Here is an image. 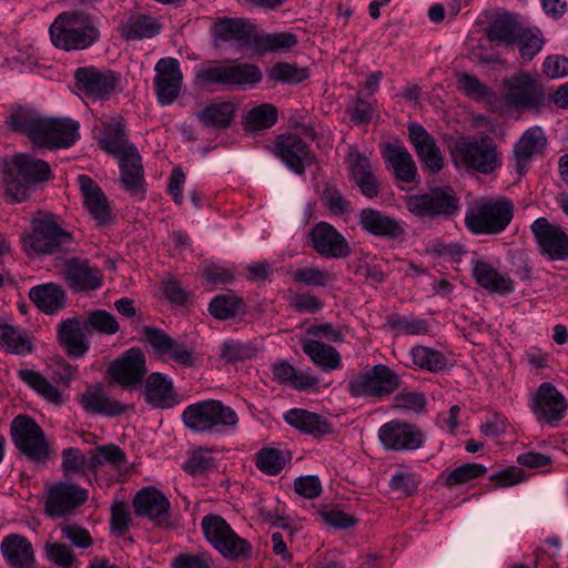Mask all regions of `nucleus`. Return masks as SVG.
Wrapping results in <instances>:
<instances>
[{
  "label": "nucleus",
  "mask_w": 568,
  "mask_h": 568,
  "mask_svg": "<svg viewBox=\"0 0 568 568\" xmlns=\"http://www.w3.org/2000/svg\"><path fill=\"white\" fill-rule=\"evenodd\" d=\"M87 470L97 474L103 466H109L119 475L129 473L131 465L125 453L115 444L97 446L89 452Z\"/></svg>",
  "instance_id": "obj_31"
},
{
  "label": "nucleus",
  "mask_w": 568,
  "mask_h": 568,
  "mask_svg": "<svg viewBox=\"0 0 568 568\" xmlns=\"http://www.w3.org/2000/svg\"><path fill=\"white\" fill-rule=\"evenodd\" d=\"M45 552L48 558L55 565L62 568H75L77 558L72 549L60 542H48L45 545Z\"/></svg>",
  "instance_id": "obj_61"
},
{
  "label": "nucleus",
  "mask_w": 568,
  "mask_h": 568,
  "mask_svg": "<svg viewBox=\"0 0 568 568\" xmlns=\"http://www.w3.org/2000/svg\"><path fill=\"white\" fill-rule=\"evenodd\" d=\"M301 345L310 359L323 371L331 372L341 367L342 358L335 347L313 338L302 339Z\"/></svg>",
  "instance_id": "obj_41"
},
{
  "label": "nucleus",
  "mask_w": 568,
  "mask_h": 568,
  "mask_svg": "<svg viewBox=\"0 0 568 568\" xmlns=\"http://www.w3.org/2000/svg\"><path fill=\"white\" fill-rule=\"evenodd\" d=\"M10 433L17 449L30 460L45 464L50 459V444L33 418L28 415H18L11 423Z\"/></svg>",
  "instance_id": "obj_11"
},
{
  "label": "nucleus",
  "mask_w": 568,
  "mask_h": 568,
  "mask_svg": "<svg viewBox=\"0 0 568 568\" xmlns=\"http://www.w3.org/2000/svg\"><path fill=\"white\" fill-rule=\"evenodd\" d=\"M295 491L307 499H314L322 493V484L317 476H300L294 480Z\"/></svg>",
  "instance_id": "obj_64"
},
{
  "label": "nucleus",
  "mask_w": 568,
  "mask_h": 568,
  "mask_svg": "<svg viewBox=\"0 0 568 568\" xmlns=\"http://www.w3.org/2000/svg\"><path fill=\"white\" fill-rule=\"evenodd\" d=\"M234 105L231 102L212 103L199 113V119L206 126L224 128L231 124Z\"/></svg>",
  "instance_id": "obj_50"
},
{
  "label": "nucleus",
  "mask_w": 568,
  "mask_h": 568,
  "mask_svg": "<svg viewBox=\"0 0 568 568\" xmlns=\"http://www.w3.org/2000/svg\"><path fill=\"white\" fill-rule=\"evenodd\" d=\"M161 26L150 16L130 14L120 27L121 36L128 41L153 38L160 32Z\"/></svg>",
  "instance_id": "obj_45"
},
{
  "label": "nucleus",
  "mask_w": 568,
  "mask_h": 568,
  "mask_svg": "<svg viewBox=\"0 0 568 568\" xmlns=\"http://www.w3.org/2000/svg\"><path fill=\"white\" fill-rule=\"evenodd\" d=\"M345 387L354 398H382L400 387V378L388 366L377 364L352 376Z\"/></svg>",
  "instance_id": "obj_9"
},
{
  "label": "nucleus",
  "mask_w": 568,
  "mask_h": 568,
  "mask_svg": "<svg viewBox=\"0 0 568 568\" xmlns=\"http://www.w3.org/2000/svg\"><path fill=\"white\" fill-rule=\"evenodd\" d=\"M29 298L45 314H54L65 305V292L57 283L37 285L29 291Z\"/></svg>",
  "instance_id": "obj_40"
},
{
  "label": "nucleus",
  "mask_w": 568,
  "mask_h": 568,
  "mask_svg": "<svg viewBox=\"0 0 568 568\" xmlns=\"http://www.w3.org/2000/svg\"><path fill=\"white\" fill-rule=\"evenodd\" d=\"M284 463L282 453L277 449H262L256 458L257 468L268 475L278 474L283 469Z\"/></svg>",
  "instance_id": "obj_62"
},
{
  "label": "nucleus",
  "mask_w": 568,
  "mask_h": 568,
  "mask_svg": "<svg viewBox=\"0 0 568 568\" xmlns=\"http://www.w3.org/2000/svg\"><path fill=\"white\" fill-rule=\"evenodd\" d=\"M297 43V38L291 32L265 33L257 32L253 48L260 53L288 51Z\"/></svg>",
  "instance_id": "obj_47"
},
{
  "label": "nucleus",
  "mask_w": 568,
  "mask_h": 568,
  "mask_svg": "<svg viewBox=\"0 0 568 568\" xmlns=\"http://www.w3.org/2000/svg\"><path fill=\"white\" fill-rule=\"evenodd\" d=\"M0 347L20 355L31 352L32 343L24 329L0 322Z\"/></svg>",
  "instance_id": "obj_46"
},
{
  "label": "nucleus",
  "mask_w": 568,
  "mask_h": 568,
  "mask_svg": "<svg viewBox=\"0 0 568 568\" xmlns=\"http://www.w3.org/2000/svg\"><path fill=\"white\" fill-rule=\"evenodd\" d=\"M546 143L547 139L541 128L534 126L525 131L513 151L517 171L521 172L531 158L546 146Z\"/></svg>",
  "instance_id": "obj_39"
},
{
  "label": "nucleus",
  "mask_w": 568,
  "mask_h": 568,
  "mask_svg": "<svg viewBox=\"0 0 568 568\" xmlns=\"http://www.w3.org/2000/svg\"><path fill=\"white\" fill-rule=\"evenodd\" d=\"M131 515L123 501H116L111 507V528L118 535H124L130 527Z\"/></svg>",
  "instance_id": "obj_63"
},
{
  "label": "nucleus",
  "mask_w": 568,
  "mask_h": 568,
  "mask_svg": "<svg viewBox=\"0 0 568 568\" xmlns=\"http://www.w3.org/2000/svg\"><path fill=\"white\" fill-rule=\"evenodd\" d=\"M83 328L87 333H101L112 335L119 332L120 326L116 318L104 310H97L89 312L84 322Z\"/></svg>",
  "instance_id": "obj_52"
},
{
  "label": "nucleus",
  "mask_w": 568,
  "mask_h": 568,
  "mask_svg": "<svg viewBox=\"0 0 568 568\" xmlns=\"http://www.w3.org/2000/svg\"><path fill=\"white\" fill-rule=\"evenodd\" d=\"M49 33L52 44L65 51L87 49L100 37L95 19L79 11L60 13L50 26Z\"/></svg>",
  "instance_id": "obj_2"
},
{
  "label": "nucleus",
  "mask_w": 568,
  "mask_h": 568,
  "mask_svg": "<svg viewBox=\"0 0 568 568\" xmlns=\"http://www.w3.org/2000/svg\"><path fill=\"white\" fill-rule=\"evenodd\" d=\"M154 89L158 101L162 105H169L180 94L183 75L180 62L175 58H162L154 68Z\"/></svg>",
  "instance_id": "obj_14"
},
{
  "label": "nucleus",
  "mask_w": 568,
  "mask_h": 568,
  "mask_svg": "<svg viewBox=\"0 0 568 568\" xmlns=\"http://www.w3.org/2000/svg\"><path fill=\"white\" fill-rule=\"evenodd\" d=\"M408 138L424 170L438 173L444 166V158L433 135L416 122L408 125Z\"/></svg>",
  "instance_id": "obj_19"
},
{
  "label": "nucleus",
  "mask_w": 568,
  "mask_h": 568,
  "mask_svg": "<svg viewBox=\"0 0 568 568\" xmlns=\"http://www.w3.org/2000/svg\"><path fill=\"white\" fill-rule=\"evenodd\" d=\"M4 197L9 203H21L30 195V181H24L17 173L11 172V166L6 165Z\"/></svg>",
  "instance_id": "obj_55"
},
{
  "label": "nucleus",
  "mask_w": 568,
  "mask_h": 568,
  "mask_svg": "<svg viewBox=\"0 0 568 568\" xmlns=\"http://www.w3.org/2000/svg\"><path fill=\"white\" fill-rule=\"evenodd\" d=\"M74 78L79 91L94 101L106 99L115 88L113 72L102 71L94 67L78 68Z\"/></svg>",
  "instance_id": "obj_21"
},
{
  "label": "nucleus",
  "mask_w": 568,
  "mask_h": 568,
  "mask_svg": "<svg viewBox=\"0 0 568 568\" xmlns=\"http://www.w3.org/2000/svg\"><path fill=\"white\" fill-rule=\"evenodd\" d=\"M568 403L550 383H542L534 397L532 412L538 420L554 424L566 415Z\"/></svg>",
  "instance_id": "obj_20"
},
{
  "label": "nucleus",
  "mask_w": 568,
  "mask_h": 568,
  "mask_svg": "<svg viewBox=\"0 0 568 568\" xmlns=\"http://www.w3.org/2000/svg\"><path fill=\"white\" fill-rule=\"evenodd\" d=\"M351 178L359 187L363 195L368 199L376 197L379 193V181L367 156L351 149L347 155Z\"/></svg>",
  "instance_id": "obj_28"
},
{
  "label": "nucleus",
  "mask_w": 568,
  "mask_h": 568,
  "mask_svg": "<svg viewBox=\"0 0 568 568\" xmlns=\"http://www.w3.org/2000/svg\"><path fill=\"white\" fill-rule=\"evenodd\" d=\"M313 248L322 256L343 258L349 255L346 239L329 223L320 222L310 231Z\"/></svg>",
  "instance_id": "obj_22"
},
{
  "label": "nucleus",
  "mask_w": 568,
  "mask_h": 568,
  "mask_svg": "<svg viewBox=\"0 0 568 568\" xmlns=\"http://www.w3.org/2000/svg\"><path fill=\"white\" fill-rule=\"evenodd\" d=\"M382 155L385 162L392 168L396 180L405 183L415 181L417 175L416 163L402 142L384 143L382 146Z\"/></svg>",
  "instance_id": "obj_25"
},
{
  "label": "nucleus",
  "mask_w": 568,
  "mask_h": 568,
  "mask_svg": "<svg viewBox=\"0 0 568 568\" xmlns=\"http://www.w3.org/2000/svg\"><path fill=\"white\" fill-rule=\"evenodd\" d=\"M486 467L481 464H464L453 470L446 469L442 473L440 479L447 488H454L458 485L468 483L471 479L484 475Z\"/></svg>",
  "instance_id": "obj_51"
},
{
  "label": "nucleus",
  "mask_w": 568,
  "mask_h": 568,
  "mask_svg": "<svg viewBox=\"0 0 568 568\" xmlns=\"http://www.w3.org/2000/svg\"><path fill=\"white\" fill-rule=\"evenodd\" d=\"M378 437L387 450H416L425 442L422 430L407 423L392 420L384 424L378 430Z\"/></svg>",
  "instance_id": "obj_13"
},
{
  "label": "nucleus",
  "mask_w": 568,
  "mask_h": 568,
  "mask_svg": "<svg viewBox=\"0 0 568 568\" xmlns=\"http://www.w3.org/2000/svg\"><path fill=\"white\" fill-rule=\"evenodd\" d=\"M112 378L125 388H134L141 384L145 374V356L140 348H130L113 361L109 367Z\"/></svg>",
  "instance_id": "obj_18"
},
{
  "label": "nucleus",
  "mask_w": 568,
  "mask_h": 568,
  "mask_svg": "<svg viewBox=\"0 0 568 568\" xmlns=\"http://www.w3.org/2000/svg\"><path fill=\"white\" fill-rule=\"evenodd\" d=\"M144 397L148 404L156 408H171L179 403L172 379L161 373L148 376Z\"/></svg>",
  "instance_id": "obj_34"
},
{
  "label": "nucleus",
  "mask_w": 568,
  "mask_h": 568,
  "mask_svg": "<svg viewBox=\"0 0 568 568\" xmlns=\"http://www.w3.org/2000/svg\"><path fill=\"white\" fill-rule=\"evenodd\" d=\"M121 172V186L131 195L141 196L144 192L143 166L136 149H130V153L116 159Z\"/></svg>",
  "instance_id": "obj_35"
},
{
  "label": "nucleus",
  "mask_w": 568,
  "mask_h": 568,
  "mask_svg": "<svg viewBox=\"0 0 568 568\" xmlns=\"http://www.w3.org/2000/svg\"><path fill=\"white\" fill-rule=\"evenodd\" d=\"M133 508L138 516L162 524L168 519L170 501L159 489L145 487L136 493Z\"/></svg>",
  "instance_id": "obj_29"
},
{
  "label": "nucleus",
  "mask_w": 568,
  "mask_h": 568,
  "mask_svg": "<svg viewBox=\"0 0 568 568\" xmlns=\"http://www.w3.org/2000/svg\"><path fill=\"white\" fill-rule=\"evenodd\" d=\"M213 29L215 37L222 41L234 42L240 48H253L256 28L246 19L219 18Z\"/></svg>",
  "instance_id": "obj_26"
},
{
  "label": "nucleus",
  "mask_w": 568,
  "mask_h": 568,
  "mask_svg": "<svg viewBox=\"0 0 568 568\" xmlns=\"http://www.w3.org/2000/svg\"><path fill=\"white\" fill-rule=\"evenodd\" d=\"M201 526L206 540L223 557L229 559L251 557V545L241 538L222 516L209 514L202 518Z\"/></svg>",
  "instance_id": "obj_10"
},
{
  "label": "nucleus",
  "mask_w": 568,
  "mask_h": 568,
  "mask_svg": "<svg viewBox=\"0 0 568 568\" xmlns=\"http://www.w3.org/2000/svg\"><path fill=\"white\" fill-rule=\"evenodd\" d=\"M504 88V101L508 106L537 110L541 105L542 93L535 79L526 72L506 79Z\"/></svg>",
  "instance_id": "obj_12"
},
{
  "label": "nucleus",
  "mask_w": 568,
  "mask_h": 568,
  "mask_svg": "<svg viewBox=\"0 0 568 568\" xmlns=\"http://www.w3.org/2000/svg\"><path fill=\"white\" fill-rule=\"evenodd\" d=\"M405 204L412 214L428 220L448 219L460 210L459 199L450 186L430 187L425 193L407 195Z\"/></svg>",
  "instance_id": "obj_8"
},
{
  "label": "nucleus",
  "mask_w": 568,
  "mask_h": 568,
  "mask_svg": "<svg viewBox=\"0 0 568 568\" xmlns=\"http://www.w3.org/2000/svg\"><path fill=\"white\" fill-rule=\"evenodd\" d=\"M186 428L199 434H221L235 429L239 416L231 407L217 399L200 400L182 413Z\"/></svg>",
  "instance_id": "obj_4"
},
{
  "label": "nucleus",
  "mask_w": 568,
  "mask_h": 568,
  "mask_svg": "<svg viewBox=\"0 0 568 568\" xmlns=\"http://www.w3.org/2000/svg\"><path fill=\"white\" fill-rule=\"evenodd\" d=\"M26 252L50 255L59 252L73 251L74 240L71 233L63 230L51 214L34 217L31 233L23 236Z\"/></svg>",
  "instance_id": "obj_7"
},
{
  "label": "nucleus",
  "mask_w": 568,
  "mask_h": 568,
  "mask_svg": "<svg viewBox=\"0 0 568 568\" xmlns=\"http://www.w3.org/2000/svg\"><path fill=\"white\" fill-rule=\"evenodd\" d=\"M514 217L511 200L481 197L467 209L465 226L474 235H497L503 233Z\"/></svg>",
  "instance_id": "obj_3"
},
{
  "label": "nucleus",
  "mask_w": 568,
  "mask_h": 568,
  "mask_svg": "<svg viewBox=\"0 0 568 568\" xmlns=\"http://www.w3.org/2000/svg\"><path fill=\"white\" fill-rule=\"evenodd\" d=\"M242 301L233 294L215 296L210 303V313L217 320H227L239 314Z\"/></svg>",
  "instance_id": "obj_58"
},
{
  "label": "nucleus",
  "mask_w": 568,
  "mask_h": 568,
  "mask_svg": "<svg viewBox=\"0 0 568 568\" xmlns=\"http://www.w3.org/2000/svg\"><path fill=\"white\" fill-rule=\"evenodd\" d=\"M60 274L67 285L74 292L94 291L102 284L101 271L91 265L88 260L78 257L64 260L61 264Z\"/></svg>",
  "instance_id": "obj_15"
},
{
  "label": "nucleus",
  "mask_w": 568,
  "mask_h": 568,
  "mask_svg": "<svg viewBox=\"0 0 568 568\" xmlns=\"http://www.w3.org/2000/svg\"><path fill=\"white\" fill-rule=\"evenodd\" d=\"M0 552L10 568H34L36 556L31 542L22 535L9 534L1 540Z\"/></svg>",
  "instance_id": "obj_27"
},
{
  "label": "nucleus",
  "mask_w": 568,
  "mask_h": 568,
  "mask_svg": "<svg viewBox=\"0 0 568 568\" xmlns=\"http://www.w3.org/2000/svg\"><path fill=\"white\" fill-rule=\"evenodd\" d=\"M87 499L85 489L70 483H55L48 489L45 511L51 517H62L73 513Z\"/></svg>",
  "instance_id": "obj_16"
},
{
  "label": "nucleus",
  "mask_w": 568,
  "mask_h": 568,
  "mask_svg": "<svg viewBox=\"0 0 568 568\" xmlns=\"http://www.w3.org/2000/svg\"><path fill=\"white\" fill-rule=\"evenodd\" d=\"M358 224L364 231L378 237L395 239L404 233L398 221L374 209H363L358 213Z\"/></svg>",
  "instance_id": "obj_33"
},
{
  "label": "nucleus",
  "mask_w": 568,
  "mask_h": 568,
  "mask_svg": "<svg viewBox=\"0 0 568 568\" xmlns=\"http://www.w3.org/2000/svg\"><path fill=\"white\" fill-rule=\"evenodd\" d=\"M11 172L17 173L24 181L32 183L43 182L50 179L51 171L49 164L42 160L36 159L29 154H17L8 163Z\"/></svg>",
  "instance_id": "obj_43"
},
{
  "label": "nucleus",
  "mask_w": 568,
  "mask_h": 568,
  "mask_svg": "<svg viewBox=\"0 0 568 568\" xmlns=\"http://www.w3.org/2000/svg\"><path fill=\"white\" fill-rule=\"evenodd\" d=\"M195 77L203 85L247 89L262 80V71L253 63L231 61H210L196 67Z\"/></svg>",
  "instance_id": "obj_5"
},
{
  "label": "nucleus",
  "mask_w": 568,
  "mask_h": 568,
  "mask_svg": "<svg viewBox=\"0 0 568 568\" xmlns=\"http://www.w3.org/2000/svg\"><path fill=\"white\" fill-rule=\"evenodd\" d=\"M78 185L83 197V204L97 222L98 225H104L112 221V214L108 197L102 189L89 175H78Z\"/></svg>",
  "instance_id": "obj_23"
},
{
  "label": "nucleus",
  "mask_w": 568,
  "mask_h": 568,
  "mask_svg": "<svg viewBox=\"0 0 568 568\" xmlns=\"http://www.w3.org/2000/svg\"><path fill=\"white\" fill-rule=\"evenodd\" d=\"M540 251L549 260L568 258V235L560 226L539 217L530 226Z\"/></svg>",
  "instance_id": "obj_17"
},
{
  "label": "nucleus",
  "mask_w": 568,
  "mask_h": 568,
  "mask_svg": "<svg viewBox=\"0 0 568 568\" xmlns=\"http://www.w3.org/2000/svg\"><path fill=\"white\" fill-rule=\"evenodd\" d=\"M84 332L83 323L77 317L68 318L59 325V342L69 356L80 358L89 351Z\"/></svg>",
  "instance_id": "obj_37"
},
{
  "label": "nucleus",
  "mask_w": 568,
  "mask_h": 568,
  "mask_svg": "<svg viewBox=\"0 0 568 568\" xmlns=\"http://www.w3.org/2000/svg\"><path fill=\"white\" fill-rule=\"evenodd\" d=\"M284 419L290 426L316 438L333 432L332 424L326 417L306 409H290L284 414Z\"/></svg>",
  "instance_id": "obj_36"
},
{
  "label": "nucleus",
  "mask_w": 568,
  "mask_h": 568,
  "mask_svg": "<svg viewBox=\"0 0 568 568\" xmlns=\"http://www.w3.org/2000/svg\"><path fill=\"white\" fill-rule=\"evenodd\" d=\"M308 72L290 63H277L270 70V78L277 82L296 84L307 79Z\"/></svg>",
  "instance_id": "obj_59"
},
{
  "label": "nucleus",
  "mask_w": 568,
  "mask_h": 568,
  "mask_svg": "<svg viewBox=\"0 0 568 568\" xmlns=\"http://www.w3.org/2000/svg\"><path fill=\"white\" fill-rule=\"evenodd\" d=\"M18 376L47 402L57 406L64 404L65 399L58 384H53L41 373L33 369H20Z\"/></svg>",
  "instance_id": "obj_44"
},
{
  "label": "nucleus",
  "mask_w": 568,
  "mask_h": 568,
  "mask_svg": "<svg viewBox=\"0 0 568 568\" xmlns=\"http://www.w3.org/2000/svg\"><path fill=\"white\" fill-rule=\"evenodd\" d=\"M456 165L490 174L501 166L500 153L494 139L487 134L463 136L452 148Z\"/></svg>",
  "instance_id": "obj_6"
},
{
  "label": "nucleus",
  "mask_w": 568,
  "mask_h": 568,
  "mask_svg": "<svg viewBox=\"0 0 568 568\" xmlns=\"http://www.w3.org/2000/svg\"><path fill=\"white\" fill-rule=\"evenodd\" d=\"M291 276L294 282L306 286L324 287L334 281L331 272L316 266L296 268L292 271Z\"/></svg>",
  "instance_id": "obj_56"
},
{
  "label": "nucleus",
  "mask_w": 568,
  "mask_h": 568,
  "mask_svg": "<svg viewBox=\"0 0 568 568\" xmlns=\"http://www.w3.org/2000/svg\"><path fill=\"white\" fill-rule=\"evenodd\" d=\"M413 364L428 372H439L447 367L446 356L436 349L426 346H415L410 349Z\"/></svg>",
  "instance_id": "obj_49"
},
{
  "label": "nucleus",
  "mask_w": 568,
  "mask_h": 568,
  "mask_svg": "<svg viewBox=\"0 0 568 568\" xmlns=\"http://www.w3.org/2000/svg\"><path fill=\"white\" fill-rule=\"evenodd\" d=\"M387 324L396 335H425L429 332L428 322L413 315H390L387 318Z\"/></svg>",
  "instance_id": "obj_53"
},
{
  "label": "nucleus",
  "mask_w": 568,
  "mask_h": 568,
  "mask_svg": "<svg viewBox=\"0 0 568 568\" xmlns=\"http://www.w3.org/2000/svg\"><path fill=\"white\" fill-rule=\"evenodd\" d=\"M258 353L256 345L250 341L227 339L220 347V356L226 363L244 362Z\"/></svg>",
  "instance_id": "obj_48"
},
{
  "label": "nucleus",
  "mask_w": 568,
  "mask_h": 568,
  "mask_svg": "<svg viewBox=\"0 0 568 568\" xmlns=\"http://www.w3.org/2000/svg\"><path fill=\"white\" fill-rule=\"evenodd\" d=\"M277 121V110L268 103L260 104L250 110L245 116V128L260 131L273 126Z\"/></svg>",
  "instance_id": "obj_54"
},
{
  "label": "nucleus",
  "mask_w": 568,
  "mask_h": 568,
  "mask_svg": "<svg viewBox=\"0 0 568 568\" xmlns=\"http://www.w3.org/2000/svg\"><path fill=\"white\" fill-rule=\"evenodd\" d=\"M519 33L515 44H518L524 60H531L542 49V34L539 29H525L524 27Z\"/></svg>",
  "instance_id": "obj_57"
},
{
  "label": "nucleus",
  "mask_w": 568,
  "mask_h": 568,
  "mask_svg": "<svg viewBox=\"0 0 568 568\" xmlns=\"http://www.w3.org/2000/svg\"><path fill=\"white\" fill-rule=\"evenodd\" d=\"M101 124L103 132L98 138V142L103 151L118 159L130 153V149H136L133 144L129 143L124 132V124L121 120H102Z\"/></svg>",
  "instance_id": "obj_38"
},
{
  "label": "nucleus",
  "mask_w": 568,
  "mask_h": 568,
  "mask_svg": "<svg viewBox=\"0 0 568 568\" xmlns=\"http://www.w3.org/2000/svg\"><path fill=\"white\" fill-rule=\"evenodd\" d=\"M13 129L23 132L37 146L69 148L79 138V123L71 119L45 118L37 112L11 115Z\"/></svg>",
  "instance_id": "obj_1"
},
{
  "label": "nucleus",
  "mask_w": 568,
  "mask_h": 568,
  "mask_svg": "<svg viewBox=\"0 0 568 568\" xmlns=\"http://www.w3.org/2000/svg\"><path fill=\"white\" fill-rule=\"evenodd\" d=\"M82 408L92 415L114 417L121 415L126 406L110 397L100 385L85 388L80 397Z\"/></svg>",
  "instance_id": "obj_32"
},
{
  "label": "nucleus",
  "mask_w": 568,
  "mask_h": 568,
  "mask_svg": "<svg viewBox=\"0 0 568 568\" xmlns=\"http://www.w3.org/2000/svg\"><path fill=\"white\" fill-rule=\"evenodd\" d=\"M521 28L523 26L517 21L515 16L503 12L496 14L489 22L486 29V36L490 41L511 45L517 42Z\"/></svg>",
  "instance_id": "obj_42"
},
{
  "label": "nucleus",
  "mask_w": 568,
  "mask_h": 568,
  "mask_svg": "<svg viewBox=\"0 0 568 568\" xmlns=\"http://www.w3.org/2000/svg\"><path fill=\"white\" fill-rule=\"evenodd\" d=\"M458 90L475 101L489 95V89L478 78L469 73H460L457 78Z\"/></svg>",
  "instance_id": "obj_60"
},
{
  "label": "nucleus",
  "mask_w": 568,
  "mask_h": 568,
  "mask_svg": "<svg viewBox=\"0 0 568 568\" xmlns=\"http://www.w3.org/2000/svg\"><path fill=\"white\" fill-rule=\"evenodd\" d=\"M275 154L297 174H302L312 163L307 144L296 134L278 136L275 142Z\"/></svg>",
  "instance_id": "obj_24"
},
{
  "label": "nucleus",
  "mask_w": 568,
  "mask_h": 568,
  "mask_svg": "<svg viewBox=\"0 0 568 568\" xmlns=\"http://www.w3.org/2000/svg\"><path fill=\"white\" fill-rule=\"evenodd\" d=\"M471 274L475 282L489 293L507 295L515 291L514 281L486 261H471Z\"/></svg>",
  "instance_id": "obj_30"
}]
</instances>
